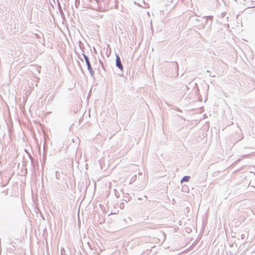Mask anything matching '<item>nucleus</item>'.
I'll return each mask as SVG.
<instances>
[{"label":"nucleus","mask_w":255,"mask_h":255,"mask_svg":"<svg viewBox=\"0 0 255 255\" xmlns=\"http://www.w3.org/2000/svg\"><path fill=\"white\" fill-rule=\"evenodd\" d=\"M82 55H83V57H84V58L85 59V62L86 63V65L87 66L88 70L90 72L91 76L93 77L94 74H95L94 71L92 69V66L91 65V63H90L89 57H88V56L86 55L84 53H83Z\"/></svg>","instance_id":"1"},{"label":"nucleus","mask_w":255,"mask_h":255,"mask_svg":"<svg viewBox=\"0 0 255 255\" xmlns=\"http://www.w3.org/2000/svg\"><path fill=\"white\" fill-rule=\"evenodd\" d=\"M116 65L121 71L123 70L124 67H123V64L122 63L121 58L118 55H116Z\"/></svg>","instance_id":"2"},{"label":"nucleus","mask_w":255,"mask_h":255,"mask_svg":"<svg viewBox=\"0 0 255 255\" xmlns=\"http://www.w3.org/2000/svg\"><path fill=\"white\" fill-rule=\"evenodd\" d=\"M108 4L107 10L117 7V0H111V1Z\"/></svg>","instance_id":"3"},{"label":"nucleus","mask_w":255,"mask_h":255,"mask_svg":"<svg viewBox=\"0 0 255 255\" xmlns=\"http://www.w3.org/2000/svg\"><path fill=\"white\" fill-rule=\"evenodd\" d=\"M102 0V2L104 3V10H107L108 5H109L108 4H110L109 3L111 1V0Z\"/></svg>","instance_id":"4"},{"label":"nucleus","mask_w":255,"mask_h":255,"mask_svg":"<svg viewBox=\"0 0 255 255\" xmlns=\"http://www.w3.org/2000/svg\"><path fill=\"white\" fill-rule=\"evenodd\" d=\"M190 178V177L189 176H185L181 179V182L182 183L183 182H188Z\"/></svg>","instance_id":"5"},{"label":"nucleus","mask_w":255,"mask_h":255,"mask_svg":"<svg viewBox=\"0 0 255 255\" xmlns=\"http://www.w3.org/2000/svg\"><path fill=\"white\" fill-rule=\"evenodd\" d=\"M203 18L205 20V24H206L207 22L208 19H210L211 20H212L213 16H204L203 17Z\"/></svg>","instance_id":"6"},{"label":"nucleus","mask_w":255,"mask_h":255,"mask_svg":"<svg viewBox=\"0 0 255 255\" xmlns=\"http://www.w3.org/2000/svg\"><path fill=\"white\" fill-rule=\"evenodd\" d=\"M80 0H75V6L76 8H78L79 5H80Z\"/></svg>","instance_id":"7"},{"label":"nucleus","mask_w":255,"mask_h":255,"mask_svg":"<svg viewBox=\"0 0 255 255\" xmlns=\"http://www.w3.org/2000/svg\"><path fill=\"white\" fill-rule=\"evenodd\" d=\"M59 172L58 171H56L55 172V176H56V178L57 179H59V178L58 177V174H59Z\"/></svg>","instance_id":"8"},{"label":"nucleus","mask_w":255,"mask_h":255,"mask_svg":"<svg viewBox=\"0 0 255 255\" xmlns=\"http://www.w3.org/2000/svg\"><path fill=\"white\" fill-rule=\"evenodd\" d=\"M175 68L178 71V65L176 62H175Z\"/></svg>","instance_id":"9"},{"label":"nucleus","mask_w":255,"mask_h":255,"mask_svg":"<svg viewBox=\"0 0 255 255\" xmlns=\"http://www.w3.org/2000/svg\"><path fill=\"white\" fill-rule=\"evenodd\" d=\"M245 234H242L241 235V238L242 239H245Z\"/></svg>","instance_id":"10"},{"label":"nucleus","mask_w":255,"mask_h":255,"mask_svg":"<svg viewBox=\"0 0 255 255\" xmlns=\"http://www.w3.org/2000/svg\"><path fill=\"white\" fill-rule=\"evenodd\" d=\"M116 190L115 189V192H116ZM115 195H116V196L117 198H119V196H118V194H116V193H115Z\"/></svg>","instance_id":"11"},{"label":"nucleus","mask_w":255,"mask_h":255,"mask_svg":"<svg viewBox=\"0 0 255 255\" xmlns=\"http://www.w3.org/2000/svg\"><path fill=\"white\" fill-rule=\"evenodd\" d=\"M116 190L115 189V192H116ZM115 195H116V196L117 198H119V196H118V194H116V193H115Z\"/></svg>","instance_id":"12"},{"label":"nucleus","mask_w":255,"mask_h":255,"mask_svg":"<svg viewBox=\"0 0 255 255\" xmlns=\"http://www.w3.org/2000/svg\"><path fill=\"white\" fill-rule=\"evenodd\" d=\"M35 36H36V37L37 38H39L40 37L39 36V35L37 34H35Z\"/></svg>","instance_id":"13"},{"label":"nucleus","mask_w":255,"mask_h":255,"mask_svg":"<svg viewBox=\"0 0 255 255\" xmlns=\"http://www.w3.org/2000/svg\"><path fill=\"white\" fill-rule=\"evenodd\" d=\"M100 63H101V65H102V67L103 68L104 65H103V62H102L101 60H100Z\"/></svg>","instance_id":"14"},{"label":"nucleus","mask_w":255,"mask_h":255,"mask_svg":"<svg viewBox=\"0 0 255 255\" xmlns=\"http://www.w3.org/2000/svg\"><path fill=\"white\" fill-rule=\"evenodd\" d=\"M144 198H145L146 199H147V197L146 195L144 196Z\"/></svg>","instance_id":"15"},{"label":"nucleus","mask_w":255,"mask_h":255,"mask_svg":"<svg viewBox=\"0 0 255 255\" xmlns=\"http://www.w3.org/2000/svg\"><path fill=\"white\" fill-rule=\"evenodd\" d=\"M138 200H142V199H141V198H138Z\"/></svg>","instance_id":"16"},{"label":"nucleus","mask_w":255,"mask_h":255,"mask_svg":"<svg viewBox=\"0 0 255 255\" xmlns=\"http://www.w3.org/2000/svg\"><path fill=\"white\" fill-rule=\"evenodd\" d=\"M207 72L208 73H210V71H208V70H207Z\"/></svg>","instance_id":"17"}]
</instances>
